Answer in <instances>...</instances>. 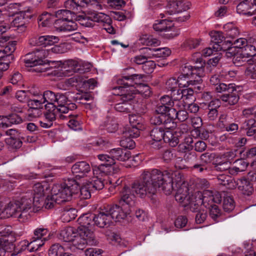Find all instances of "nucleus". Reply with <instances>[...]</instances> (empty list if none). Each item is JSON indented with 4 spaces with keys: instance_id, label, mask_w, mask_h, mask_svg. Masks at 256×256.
I'll return each instance as SVG.
<instances>
[{
    "instance_id": "f03ea898",
    "label": "nucleus",
    "mask_w": 256,
    "mask_h": 256,
    "mask_svg": "<svg viewBox=\"0 0 256 256\" xmlns=\"http://www.w3.org/2000/svg\"><path fill=\"white\" fill-rule=\"evenodd\" d=\"M173 187L174 188L172 190L176 191V200L193 212L199 210L202 205L205 208H210L214 204V203H218L221 201V196L218 192H214L209 190H205L202 192L196 191L190 195L187 184L181 179L175 181Z\"/></svg>"
},
{
    "instance_id": "a19ab883",
    "label": "nucleus",
    "mask_w": 256,
    "mask_h": 256,
    "mask_svg": "<svg viewBox=\"0 0 256 256\" xmlns=\"http://www.w3.org/2000/svg\"><path fill=\"white\" fill-rule=\"evenodd\" d=\"M146 50L151 51L152 55L156 58H166L171 54L170 50L168 48H146Z\"/></svg>"
},
{
    "instance_id": "1a4fd4ad",
    "label": "nucleus",
    "mask_w": 256,
    "mask_h": 256,
    "mask_svg": "<svg viewBox=\"0 0 256 256\" xmlns=\"http://www.w3.org/2000/svg\"><path fill=\"white\" fill-rule=\"evenodd\" d=\"M108 167L104 165L94 166L92 168V176H90L86 179L92 188L96 190H102L104 186L103 177L108 175L110 171L108 170Z\"/></svg>"
},
{
    "instance_id": "9d476101",
    "label": "nucleus",
    "mask_w": 256,
    "mask_h": 256,
    "mask_svg": "<svg viewBox=\"0 0 256 256\" xmlns=\"http://www.w3.org/2000/svg\"><path fill=\"white\" fill-rule=\"evenodd\" d=\"M201 56L202 55L200 53H196L192 56V60L196 64H200L199 66H192L190 65H186L182 69V74L187 76L190 79L196 78V77L198 76V78L195 80L198 84L202 82V80L200 77L204 72V62Z\"/></svg>"
},
{
    "instance_id": "79ce46f5",
    "label": "nucleus",
    "mask_w": 256,
    "mask_h": 256,
    "mask_svg": "<svg viewBox=\"0 0 256 256\" xmlns=\"http://www.w3.org/2000/svg\"><path fill=\"white\" fill-rule=\"evenodd\" d=\"M250 7V2L248 0H244L238 4L236 12L240 14L252 16V13L249 11Z\"/></svg>"
},
{
    "instance_id": "ddd939ff",
    "label": "nucleus",
    "mask_w": 256,
    "mask_h": 256,
    "mask_svg": "<svg viewBox=\"0 0 256 256\" xmlns=\"http://www.w3.org/2000/svg\"><path fill=\"white\" fill-rule=\"evenodd\" d=\"M59 66L58 70L54 71V74L58 77L69 76L77 70L78 62L77 60H68L64 62H58Z\"/></svg>"
},
{
    "instance_id": "49530a36",
    "label": "nucleus",
    "mask_w": 256,
    "mask_h": 256,
    "mask_svg": "<svg viewBox=\"0 0 256 256\" xmlns=\"http://www.w3.org/2000/svg\"><path fill=\"white\" fill-rule=\"evenodd\" d=\"M56 94L52 91L46 90L42 94V96H40V98H42L44 104L46 102L52 106V108H54Z\"/></svg>"
},
{
    "instance_id": "de8ad7c7",
    "label": "nucleus",
    "mask_w": 256,
    "mask_h": 256,
    "mask_svg": "<svg viewBox=\"0 0 256 256\" xmlns=\"http://www.w3.org/2000/svg\"><path fill=\"white\" fill-rule=\"evenodd\" d=\"M236 163V166L230 169V173L232 174H236L239 172H243L248 166V164L242 160H237Z\"/></svg>"
},
{
    "instance_id": "c9c22d12",
    "label": "nucleus",
    "mask_w": 256,
    "mask_h": 256,
    "mask_svg": "<svg viewBox=\"0 0 256 256\" xmlns=\"http://www.w3.org/2000/svg\"><path fill=\"white\" fill-rule=\"evenodd\" d=\"M100 126L102 128L106 129L108 132H114L118 130V124L114 118L108 117Z\"/></svg>"
},
{
    "instance_id": "7ed1b4c3",
    "label": "nucleus",
    "mask_w": 256,
    "mask_h": 256,
    "mask_svg": "<svg viewBox=\"0 0 256 256\" xmlns=\"http://www.w3.org/2000/svg\"><path fill=\"white\" fill-rule=\"evenodd\" d=\"M31 208V198H27V195H23L20 200L8 203L2 212L1 216L3 218H15L18 221L24 222L28 218Z\"/></svg>"
},
{
    "instance_id": "8fccbe9b",
    "label": "nucleus",
    "mask_w": 256,
    "mask_h": 256,
    "mask_svg": "<svg viewBox=\"0 0 256 256\" xmlns=\"http://www.w3.org/2000/svg\"><path fill=\"white\" fill-rule=\"evenodd\" d=\"M140 42L147 46H158L160 44V41L151 36L144 35L140 38Z\"/></svg>"
},
{
    "instance_id": "b1692460",
    "label": "nucleus",
    "mask_w": 256,
    "mask_h": 256,
    "mask_svg": "<svg viewBox=\"0 0 256 256\" xmlns=\"http://www.w3.org/2000/svg\"><path fill=\"white\" fill-rule=\"evenodd\" d=\"M106 208L111 216V220L120 221L125 218L127 216V212H124L121 207L116 204L112 206H107Z\"/></svg>"
},
{
    "instance_id": "0eeeda50",
    "label": "nucleus",
    "mask_w": 256,
    "mask_h": 256,
    "mask_svg": "<svg viewBox=\"0 0 256 256\" xmlns=\"http://www.w3.org/2000/svg\"><path fill=\"white\" fill-rule=\"evenodd\" d=\"M131 156V152L129 150L122 148H115L111 150L109 154H100L98 156V160L104 162L101 165L108 167L111 172L112 166L115 164L116 160L120 161H126Z\"/></svg>"
},
{
    "instance_id": "cd10ccee",
    "label": "nucleus",
    "mask_w": 256,
    "mask_h": 256,
    "mask_svg": "<svg viewBox=\"0 0 256 256\" xmlns=\"http://www.w3.org/2000/svg\"><path fill=\"white\" fill-rule=\"evenodd\" d=\"M221 100L226 106L234 105L238 102L239 100L238 92L234 88L233 90L222 94L221 96Z\"/></svg>"
},
{
    "instance_id": "2eb2a0df",
    "label": "nucleus",
    "mask_w": 256,
    "mask_h": 256,
    "mask_svg": "<svg viewBox=\"0 0 256 256\" xmlns=\"http://www.w3.org/2000/svg\"><path fill=\"white\" fill-rule=\"evenodd\" d=\"M144 76L142 74H132L128 76H122L117 80V83L119 86H122L123 88H126L129 89L130 87H134L136 84V86L139 84H141L140 82Z\"/></svg>"
},
{
    "instance_id": "f8f14e48",
    "label": "nucleus",
    "mask_w": 256,
    "mask_h": 256,
    "mask_svg": "<svg viewBox=\"0 0 256 256\" xmlns=\"http://www.w3.org/2000/svg\"><path fill=\"white\" fill-rule=\"evenodd\" d=\"M94 22L110 24L111 19L108 16L104 13L89 11L84 16L82 24L86 27H92Z\"/></svg>"
},
{
    "instance_id": "c85d7f7f",
    "label": "nucleus",
    "mask_w": 256,
    "mask_h": 256,
    "mask_svg": "<svg viewBox=\"0 0 256 256\" xmlns=\"http://www.w3.org/2000/svg\"><path fill=\"white\" fill-rule=\"evenodd\" d=\"M211 38V44H212L213 48L215 51L220 50L222 48L220 44L222 42L224 36L222 33L219 31H212L210 32Z\"/></svg>"
},
{
    "instance_id": "423d86ee",
    "label": "nucleus",
    "mask_w": 256,
    "mask_h": 256,
    "mask_svg": "<svg viewBox=\"0 0 256 256\" xmlns=\"http://www.w3.org/2000/svg\"><path fill=\"white\" fill-rule=\"evenodd\" d=\"M112 94L116 96H121L124 100H131L136 93L140 94L144 97H149L152 94L150 88L148 86L145 84H139L136 87H130L129 89L123 88L122 86L114 87Z\"/></svg>"
},
{
    "instance_id": "58836bf2",
    "label": "nucleus",
    "mask_w": 256,
    "mask_h": 256,
    "mask_svg": "<svg viewBox=\"0 0 256 256\" xmlns=\"http://www.w3.org/2000/svg\"><path fill=\"white\" fill-rule=\"evenodd\" d=\"M73 13L68 10H60L55 12L54 16L62 22L72 19Z\"/></svg>"
},
{
    "instance_id": "5fc2aeb1",
    "label": "nucleus",
    "mask_w": 256,
    "mask_h": 256,
    "mask_svg": "<svg viewBox=\"0 0 256 256\" xmlns=\"http://www.w3.org/2000/svg\"><path fill=\"white\" fill-rule=\"evenodd\" d=\"M174 100H172L170 96L165 95L161 97L160 100V103L162 104L167 105L168 106H170V107H172V106H179V103L178 101V100H174V96H173Z\"/></svg>"
},
{
    "instance_id": "774afa93",
    "label": "nucleus",
    "mask_w": 256,
    "mask_h": 256,
    "mask_svg": "<svg viewBox=\"0 0 256 256\" xmlns=\"http://www.w3.org/2000/svg\"><path fill=\"white\" fill-rule=\"evenodd\" d=\"M245 74L248 77L256 79V65H249L246 70Z\"/></svg>"
},
{
    "instance_id": "412c9836",
    "label": "nucleus",
    "mask_w": 256,
    "mask_h": 256,
    "mask_svg": "<svg viewBox=\"0 0 256 256\" xmlns=\"http://www.w3.org/2000/svg\"><path fill=\"white\" fill-rule=\"evenodd\" d=\"M94 215L90 214H86L81 216L78 220L80 225L78 230H82L86 232H93Z\"/></svg>"
},
{
    "instance_id": "dca6fc26",
    "label": "nucleus",
    "mask_w": 256,
    "mask_h": 256,
    "mask_svg": "<svg viewBox=\"0 0 256 256\" xmlns=\"http://www.w3.org/2000/svg\"><path fill=\"white\" fill-rule=\"evenodd\" d=\"M94 224L100 228H104L108 226L112 222L111 216H110L106 206L101 208L97 214L94 216Z\"/></svg>"
},
{
    "instance_id": "39448f33",
    "label": "nucleus",
    "mask_w": 256,
    "mask_h": 256,
    "mask_svg": "<svg viewBox=\"0 0 256 256\" xmlns=\"http://www.w3.org/2000/svg\"><path fill=\"white\" fill-rule=\"evenodd\" d=\"M50 191L48 184L44 181L34 184L32 189L28 190L23 195H27V198H31L34 206V211L38 212L41 209L44 203L43 199Z\"/></svg>"
},
{
    "instance_id": "4d7b16f0",
    "label": "nucleus",
    "mask_w": 256,
    "mask_h": 256,
    "mask_svg": "<svg viewBox=\"0 0 256 256\" xmlns=\"http://www.w3.org/2000/svg\"><path fill=\"white\" fill-rule=\"evenodd\" d=\"M224 42H229L232 46H234V47L242 48V50L246 45L247 44L248 41L244 38H240L236 40H226L224 41Z\"/></svg>"
},
{
    "instance_id": "4c0bfd02",
    "label": "nucleus",
    "mask_w": 256,
    "mask_h": 256,
    "mask_svg": "<svg viewBox=\"0 0 256 256\" xmlns=\"http://www.w3.org/2000/svg\"><path fill=\"white\" fill-rule=\"evenodd\" d=\"M234 64L236 66H240L245 65L246 64H251V58H250L243 52L238 53L233 58Z\"/></svg>"
},
{
    "instance_id": "e433bc0d",
    "label": "nucleus",
    "mask_w": 256,
    "mask_h": 256,
    "mask_svg": "<svg viewBox=\"0 0 256 256\" xmlns=\"http://www.w3.org/2000/svg\"><path fill=\"white\" fill-rule=\"evenodd\" d=\"M54 16V14H52L48 12H43L38 18L39 26H42V27L48 26L52 23L53 18Z\"/></svg>"
},
{
    "instance_id": "2f4dec72",
    "label": "nucleus",
    "mask_w": 256,
    "mask_h": 256,
    "mask_svg": "<svg viewBox=\"0 0 256 256\" xmlns=\"http://www.w3.org/2000/svg\"><path fill=\"white\" fill-rule=\"evenodd\" d=\"M86 79L82 76L79 74L76 75L73 77L66 79L65 84L68 86H82L86 84Z\"/></svg>"
},
{
    "instance_id": "393cba45",
    "label": "nucleus",
    "mask_w": 256,
    "mask_h": 256,
    "mask_svg": "<svg viewBox=\"0 0 256 256\" xmlns=\"http://www.w3.org/2000/svg\"><path fill=\"white\" fill-rule=\"evenodd\" d=\"M28 13H30L29 10L20 11L15 14L14 16V18L11 22V26L18 28H23L25 24L24 19L30 17V15L28 14Z\"/></svg>"
},
{
    "instance_id": "37998d69",
    "label": "nucleus",
    "mask_w": 256,
    "mask_h": 256,
    "mask_svg": "<svg viewBox=\"0 0 256 256\" xmlns=\"http://www.w3.org/2000/svg\"><path fill=\"white\" fill-rule=\"evenodd\" d=\"M22 121V118L16 114H12L3 118L2 124V126L8 127L12 124H18Z\"/></svg>"
},
{
    "instance_id": "bb28decb",
    "label": "nucleus",
    "mask_w": 256,
    "mask_h": 256,
    "mask_svg": "<svg viewBox=\"0 0 256 256\" xmlns=\"http://www.w3.org/2000/svg\"><path fill=\"white\" fill-rule=\"evenodd\" d=\"M236 184L238 190L244 195L250 196L254 192L252 183L246 178H240L237 180Z\"/></svg>"
},
{
    "instance_id": "4468645a",
    "label": "nucleus",
    "mask_w": 256,
    "mask_h": 256,
    "mask_svg": "<svg viewBox=\"0 0 256 256\" xmlns=\"http://www.w3.org/2000/svg\"><path fill=\"white\" fill-rule=\"evenodd\" d=\"M72 172L76 178H86V180L91 176L92 174L90 165L85 161L75 163L72 167Z\"/></svg>"
},
{
    "instance_id": "f257e3e1",
    "label": "nucleus",
    "mask_w": 256,
    "mask_h": 256,
    "mask_svg": "<svg viewBox=\"0 0 256 256\" xmlns=\"http://www.w3.org/2000/svg\"><path fill=\"white\" fill-rule=\"evenodd\" d=\"M173 172L157 169L144 170L139 180L132 184L131 189L124 186L120 192V204L132 206L134 204V194L142 198L154 194L158 188H162L166 194H170L173 187Z\"/></svg>"
},
{
    "instance_id": "5701e85b",
    "label": "nucleus",
    "mask_w": 256,
    "mask_h": 256,
    "mask_svg": "<svg viewBox=\"0 0 256 256\" xmlns=\"http://www.w3.org/2000/svg\"><path fill=\"white\" fill-rule=\"evenodd\" d=\"M194 94V90L192 88H188L186 89H184L182 90H178L176 92V94H174V100H178V102H180L179 103V106H184V102L186 103V102H184L185 100H190V102H192V97Z\"/></svg>"
},
{
    "instance_id": "4be33fe9",
    "label": "nucleus",
    "mask_w": 256,
    "mask_h": 256,
    "mask_svg": "<svg viewBox=\"0 0 256 256\" xmlns=\"http://www.w3.org/2000/svg\"><path fill=\"white\" fill-rule=\"evenodd\" d=\"M54 26L58 32L65 33L73 32L78 28L77 24L72 20L62 23H60V20H56Z\"/></svg>"
},
{
    "instance_id": "ea45409f",
    "label": "nucleus",
    "mask_w": 256,
    "mask_h": 256,
    "mask_svg": "<svg viewBox=\"0 0 256 256\" xmlns=\"http://www.w3.org/2000/svg\"><path fill=\"white\" fill-rule=\"evenodd\" d=\"M70 117V120L68 122V126L74 130H82L80 120L81 117L77 114H70L68 116Z\"/></svg>"
},
{
    "instance_id": "20e7f679",
    "label": "nucleus",
    "mask_w": 256,
    "mask_h": 256,
    "mask_svg": "<svg viewBox=\"0 0 256 256\" xmlns=\"http://www.w3.org/2000/svg\"><path fill=\"white\" fill-rule=\"evenodd\" d=\"M79 189L77 182L72 179L62 184H54L51 190L54 200L56 204H60L70 200L72 195L76 194Z\"/></svg>"
},
{
    "instance_id": "72a5a7b5",
    "label": "nucleus",
    "mask_w": 256,
    "mask_h": 256,
    "mask_svg": "<svg viewBox=\"0 0 256 256\" xmlns=\"http://www.w3.org/2000/svg\"><path fill=\"white\" fill-rule=\"evenodd\" d=\"M172 27V22L166 19L157 20L153 25L154 29L158 32L168 31Z\"/></svg>"
},
{
    "instance_id": "aec40b11",
    "label": "nucleus",
    "mask_w": 256,
    "mask_h": 256,
    "mask_svg": "<svg viewBox=\"0 0 256 256\" xmlns=\"http://www.w3.org/2000/svg\"><path fill=\"white\" fill-rule=\"evenodd\" d=\"M163 127L156 128L150 132V136L152 140L150 143L152 146L156 149H159L162 146V140H164L165 134Z\"/></svg>"
},
{
    "instance_id": "69168bd1",
    "label": "nucleus",
    "mask_w": 256,
    "mask_h": 256,
    "mask_svg": "<svg viewBox=\"0 0 256 256\" xmlns=\"http://www.w3.org/2000/svg\"><path fill=\"white\" fill-rule=\"evenodd\" d=\"M256 51V48L255 46L247 44L242 52L250 58L256 54L255 53Z\"/></svg>"
},
{
    "instance_id": "c03bdc74",
    "label": "nucleus",
    "mask_w": 256,
    "mask_h": 256,
    "mask_svg": "<svg viewBox=\"0 0 256 256\" xmlns=\"http://www.w3.org/2000/svg\"><path fill=\"white\" fill-rule=\"evenodd\" d=\"M178 86L180 88L188 87L190 85H196L198 84L195 80H193L188 78L187 76H185L182 74H181L176 78Z\"/></svg>"
},
{
    "instance_id": "a878e982",
    "label": "nucleus",
    "mask_w": 256,
    "mask_h": 256,
    "mask_svg": "<svg viewBox=\"0 0 256 256\" xmlns=\"http://www.w3.org/2000/svg\"><path fill=\"white\" fill-rule=\"evenodd\" d=\"M78 229L73 227H67L62 230L58 234V238L60 240L66 242H72L76 236Z\"/></svg>"
},
{
    "instance_id": "7c9ffc66",
    "label": "nucleus",
    "mask_w": 256,
    "mask_h": 256,
    "mask_svg": "<svg viewBox=\"0 0 256 256\" xmlns=\"http://www.w3.org/2000/svg\"><path fill=\"white\" fill-rule=\"evenodd\" d=\"M218 182L219 184L225 186L228 189H233L236 186L235 182L229 175L222 174L217 177Z\"/></svg>"
},
{
    "instance_id": "6ab92c4d",
    "label": "nucleus",
    "mask_w": 256,
    "mask_h": 256,
    "mask_svg": "<svg viewBox=\"0 0 256 256\" xmlns=\"http://www.w3.org/2000/svg\"><path fill=\"white\" fill-rule=\"evenodd\" d=\"M50 238V234L43 240L32 238V240L28 242V240H24L20 242L22 246V250H27L28 252H34L38 250L39 248L42 246L45 242Z\"/></svg>"
},
{
    "instance_id": "bf43d9fd",
    "label": "nucleus",
    "mask_w": 256,
    "mask_h": 256,
    "mask_svg": "<svg viewBox=\"0 0 256 256\" xmlns=\"http://www.w3.org/2000/svg\"><path fill=\"white\" fill-rule=\"evenodd\" d=\"M210 216L215 222H218V218L221 215V210L216 204L212 205L210 208Z\"/></svg>"
},
{
    "instance_id": "9b49d317",
    "label": "nucleus",
    "mask_w": 256,
    "mask_h": 256,
    "mask_svg": "<svg viewBox=\"0 0 256 256\" xmlns=\"http://www.w3.org/2000/svg\"><path fill=\"white\" fill-rule=\"evenodd\" d=\"M71 242L76 248L82 250L84 249L87 244L96 246L98 244V241L93 232H86L78 230L76 236L74 237Z\"/></svg>"
},
{
    "instance_id": "473e14b6",
    "label": "nucleus",
    "mask_w": 256,
    "mask_h": 256,
    "mask_svg": "<svg viewBox=\"0 0 256 256\" xmlns=\"http://www.w3.org/2000/svg\"><path fill=\"white\" fill-rule=\"evenodd\" d=\"M224 156L225 157L228 158V160H226L224 161L218 162L214 164L215 168L217 170L224 171L228 170V169L230 170V168L228 160H230V158H232L234 157L235 154L233 152H226L224 154Z\"/></svg>"
},
{
    "instance_id": "052dcab7",
    "label": "nucleus",
    "mask_w": 256,
    "mask_h": 256,
    "mask_svg": "<svg viewBox=\"0 0 256 256\" xmlns=\"http://www.w3.org/2000/svg\"><path fill=\"white\" fill-rule=\"evenodd\" d=\"M6 142L7 144L14 148H20L22 144V142L18 138L10 137L6 139Z\"/></svg>"
},
{
    "instance_id": "0e129e2a",
    "label": "nucleus",
    "mask_w": 256,
    "mask_h": 256,
    "mask_svg": "<svg viewBox=\"0 0 256 256\" xmlns=\"http://www.w3.org/2000/svg\"><path fill=\"white\" fill-rule=\"evenodd\" d=\"M234 86L232 84L226 85L224 83H219L216 86L215 90L217 92H228L233 90Z\"/></svg>"
},
{
    "instance_id": "e2e57ef3",
    "label": "nucleus",
    "mask_w": 256,
    "mask_h": 256,
    "mask_svg": "<svg viewBox=\"0 0 256 256\" xmlns=\"http://www.w3.org/2000/svg\"><path fill=\"white\" fill-rule=\"evenodd\" d=\"M224 28L225 29H226L228 28H230L228 30L226 36L227 38H232L231 40H234L235 38L239 34L238 29L236 28L233 27L231 24H226L224 26Z\"/></svg>"
},
{
    "instance_id": "680f3d73",
    "label": "nucleus",
    "mask_w": 256,
    "mask_h": 256,
    "mask_svg": "<svg viewBox=\"0 0 256 256\" xmlns=\"http://www.w3.org/2000/svg\"><path fill=\"white\" fill-rule=\"evenodd\" d=\"M40 99H30L28 101V106L30 108H42L44 103L42 98L40 96Z\"/></svg>"
},
{
    "instance_id": "338daca9",
    "label": "nucleus",
    "mask_w": 256,
    "mask_h": 256,
    "mask_svg": "<svg viewBox=\"0 0 256 256\" xmlns=\"http://www.w3.org/2000/svg\"><path fill=\"white\" fill-rule=\"evenodd\" d=\"M48 234V230L43 228H37L34 231V236L32 238L43 240V236Z\"/></svg>"
},
{
    "instance_id": "c756f323",
    "label": "nucleus",
    "mask_w": 256,
    "mask_h": 256,
    "mask_svg": "<svg viewBox=\"0 0 256 256\" xmlns=\"http://www.w3.org/2000/svg\"><path fill=\"white\" fill-rule=\"evenodd\" d=\"M179 134L176 132L166 130L165 132L164 141L172 146H176L179 142Z\"/></svg>"
},
{
    "instance_id": "6e6552de",
    "label": "nucleus",
    "mask_w": 256,
    "mask_h": 256,
    "mask_svg": "<svg viewBox=\"0 0 256 256\" xmlns=\"http://www.w3.org/2000/svg\"><path fill=\"white\" fill-rule=\"evenodd\" d=\"M48 52L46 50H37L26 54L22 60L28 67L42 66L43 68H41L38 71L45 72L48 69V64H44V59L48 56Z\"/></svg>"
},
{
    "instance_id": "09e8293b",
    "label": "nucleus",
    "mask_w": 256,
    "mask_h": 256,
    "mask_svg": "<svg viewBox=\"0 0 256 256\" xmlns=\"http://www.w3.org/2000/svg\"><path fill=\"white\" fill-rule=\"evenodd\" d=\"M66 250L63 246L59 244H52L48 250L49 256H61Z\"/></svg>"
},
{
    "instance_id": "13d9d810",
    "label": "nucleus",
    "mask_w": 256,
    "mask_h": 256,
    "mask_svg": "<svg viewBox=\"0 0 256 256\" xmlns=\"http://www.w3.org/2000/svg\"><path fill=\"white\" fill-rule=\"evenodd\" d=\"M201 41V39L190 38L186 40L183 44L186 48L193 49L198 47L200 44Z\"/></svg>"
},
{
    "instance_id": "a211bd4d",
    "label": "nucleus",
    "mask_w": 256,
    "mask_h": 256,
    "mask_svg": "<svg viewBox=\"0 0 256 256\" xmlns=\"http://www.w3.org/2000/svg\"><path fill=\"white\" fill-rule=\"evenodd\" d=\"M68 98L62 94H56L55 98L54 103V108H56V111L62 114L68 113L70 108L68 106ZM72 108H74L76 106L73 104H71Z\"/></svg>"
},
{
    "instance_id": "a18cd8bd",
    "label": "nucleus",
    "mask_w": 256,
    "mask_h": 256,
    "mask_svg": "<svg viewBox=\"0 0 256 256\" xmlns=\"http://www.w3.org/2000/svg\"><path fill=\"white\" fill-rule=\"evenodd\" d=\"M193 139L190 136L186 137L184 142L179 144L178 148V150L182 152H186L192 150L193 146Z\"/></svg>"
},
{
    "instance_id": "603ef678",
    "label": "nucleus",
    "mask_w": 256,
    "mask_h": 256,
    "mask_svg": "<svg viewBox=\"0 0 256 256\" xmlns=\"http://www.w3.org/2000/svg\"><path fill=\"white\" fill-rule=\"evenodd\" d=\"M77 212L75 208H64L62 217L63 220L66 222L74 219L76 216Z\"/></svg>"
},
{
    "instance_id": "3c124183",
    "label": "nucleus",
    "mask_w": 256,
    "mask_h": 256,
    "mask_svg": "<svg viewBox=\"0 0 256 256\" xmlns=\"http://www.w3.org/2000/svg\"><path fill=\"white\" fill-rule=\"evenodd\" d=\"M92 189L86 181V182H84L80 188V197L82 199H88L91 196V192Z\"/></svg>"
},
{
    "instance_id": "f3484780",
    "label": "nucleus",
    "mask_w": 256,
    "mask_h": 256,
    "mask_svg": "<svg viewBox=\"0 0 256 256\" xmlns=\"http://www.w3.org/2000/svg\"><path fill=\"white\" fill-rule=\"evenodd\" d=\"M60 39L58 36L52 35H45L34 37L30 40V44L32 45L42 46L44 47L54 45L58 43Z\"/></svg>"
},
{
    "instance_id": "f704fd0d",
    "label": "nucleus",
    "mask_w": 256,
    "mask_h": 256,
    "mask_svg": "<svg viewBox=\"0 0 256 256\" xmlns=\"http://www.w3.org/2000/svg\"><path fill=\"white\" fill-rule=\"evenodd\" d=\"M220 102L219 100H212L208 104L209 112L208 114L210 120H214L218 116L217 108L220 106Z\"/></svg>"
},
{
    "instance_id": "864d4df0",
    "label": "nucleus",
    "mask_w": 256,
    "mask_h": 256,
    "mask_svg": "<svg viewBox=\"0 0 256 256\" xmlns=\"http://www.w3.org/2000/svg\"><path fill=\"white\" fill-rule=\"evenodd\" d=\"M129 121L131 126L144 128L143 120L141 116L138 114L129 115Z\"/></svg>"
},
{
    "instance_id": "6e6d98bb",
    "label": "nucleus",
    "mask_w": 256,
    "mask_h": 256,
    "mask_svg": "<svg viewBox=\"0 0 256 256\" xmlns=\"http://www.w3.org/2000/svg\"><path fill=\"white\" fill-rule=\"evenodd\" d=\"M223 208L226 212L232 211L234 207L235 204L233 198L230 196H226L223 200Z\"/></svg>"
}]
</instances>
